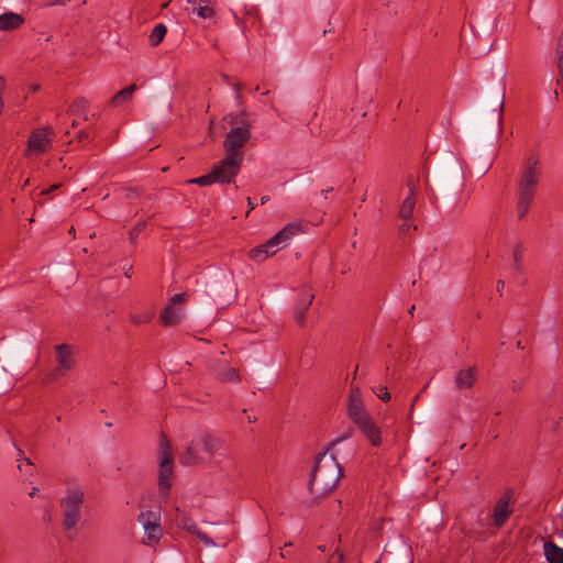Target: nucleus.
<instances>
[{"instance_id":"nucleus-1","label":"nucleus","mask_w":563,"mask_h":563,"mask_svg":"<svg viewBox=\"0 0 563 563\" xmlns=\"http://www.w3.org/2000/svg\"><path fill=\"white\" fill-rule=\"evenodd\" d=\"M342 476L343 470L335 457L322 452L314 457L308 487L317 495H327L336 487Z\"/></svg>"},{"instance_id":"nucleus-2","label":"nucleus","mask_w":563,"mask_h":563,"mask_svg":"<svg viewBox=\"0 0 563 563\" xmlns=\"http://www.w3.org/2000/svg\"><path fill=\"white\" fill-rule=\"evenodd\" d=\"M541 168L539 159L530 156L526 166L522 169L518 184V199H517V217L519 220L523 219L534 200L537 188L540 181Z\"/></svg>"},{"instance_id":"nucleus-3","label":"nucleus","mask_w":563,"mask_h":563,"mask_svg":"<svg viewBox=\"0 0 563 563\" xmlns=\"http://www.w3.org/2000/svg\"><path fill=\"white\" fill-rule=\"evenodd\" d=\"M347 415L372 445L379 446L382 444L380 430L366 411L357 388L351 389L347 401Z\"/></svg>"},{"instance_id":"nucleus-4","label":"nucleus","mask_w":563,"mask_h":563,"mask_svg":"<svg viewBox=\"0 0 563 563\" xmlns=\"http://www.w3.org/2000/svg\"><path fill=\"white\" fill-rule=\"evenodd\" d=\"M230 123L232 128L223 142L225 155L243 163L244 154L242 148L251 137V124L245 115L231 118Z\"/></svg>"},{"instance_id":"nucleus-5","label":"nucleus","mask_w":563,"mask_h":563,"mask_svg":"<svg viewBox=\"0 0 563 563\" xmlns=\"http://www.w3.org/2000/svg\"><path fill=\"white\" fill-rule=\"evenodd\" d=\"M300 224L288 223L284 229L277 232L274 236L267 240L264 244L257 245L250 250V258L256 262H263L269 256L277 253L280 249L285 247L288 242L299 233Z\"/></svg>"},{"instance_id":"nucleus-6","label":"nucleus","mask_w":563,"mask_h":563,"mask_svg":"<svg viewBox=\"0 0 563 563\" xmlns=\"http://www.w3.org/2000/svg\"><path fill=\"white\" fill-rule=\"evenodd\" d=\"M219 448V438L202 434L191 440L186 451L179 456L184 465H196L208 461L210 453H214Z\"/></svg>"},{"instance_id":"nucleus-7","label":"nucleus","mask_w":563,"mask_h":563,"mask_svg":"<svg viewBox=\"0 0 563 563\" xmlns=\"http://www.w3.org/2000/svg\"><path fill=\"white\" fill-rule=\"evenodd\" d=\"M85 493L79 487H70L66 495L60 499L63 511V528L66 531L75 530L81 519V506L84 504Z\"/></svg>"},{"instance_id":"nucleus-8","label":"nucleus","mask_w":563,"mask_h":563,"mask_svg":"<svg viewBox=\"0 0 563 563\" xmlns=\"http://www.w3.org/2000/svg\"><path fill=\"white\" fill-rule=\"evenodd\" d=\"M172 445L165 434L161 437L158 450V490L164 496L169 494L174 474Z\"/></svg>"},{"instance_id":"nucleus-9","label":"nucleus","mask_w":563,"mask_h":563,"mask_svg":"<svg viewBox=\"0 0 563 563\" xmlns=\"http://www.w3.org/2000/svg\"><path fill=\"white\" fill-rule=\"evenodd\" d=\"M137 521L144 530L143 544L147 547L156 545L163 537L159 509L142 510L137 516Z\"/></svg>"},{"instance_id":"nucleus-10","label":"nucleus","mask_w":563,"mask_h":563,"mask_svg":"<svg viewBox=\"0 0 563 563\" xmlns=\"http://www.w3.org/2000/svg\"><path fill=\"white\" fill-rule=\"evenodd\" d=\"M54 351L56 365L48 374V378L52 380L69 375L76 366L75 350L71 345L67 343L57 344Z\"/></svg>"},{"instance_id":"nucleus-11","label":"nucleus","mask_w":563,"mask_h":563,"mask_svg":"<svg viewBox=\"0 0 563 563\" xmlns=\"http://www.w3.org/2000/svg\"><path fill=\"white\" fill-rule=\"evenodd\" d=\"M515 510V500L514 493L511 489H507L503 493V495L496 500L489 518L490 525L495 529H500L510 518Z\"/></svg>"},{"instance_id":"nucleus-12","label":"nucleus","mask_w":563,"mask_h":563,"mask_svg":"<svg viewBox=\"0 0 563 563\" xmlns=\"http://www.w3.org/2000/svg\"><path fill=\"white\" fill-rule=\"evenodd\" d=\"M54 132L48 128H38L32 132L27 141V152L43 154L52 146Z\"/></svg>"},{"instance_id":"nucleus-13","label":"nucleus","mask_w":563,"mask_h":563,"mask_svg":"<svg viewBox=\"0 0 563 563\" xmlns=\"http://www.w3.org/2000/svg\"><path fill=\"white\" fill-rule=\"evenodd\" d=\"M242 163L225 155V157L217 163L211 172H217L213 177L214 184H225L234 179L239 174Z\"/></svg>"},{"instance_id":"nucleus-14","label":"nucleus","mask_w":563,"mask_h":563,"mask_svg":"<svg viewBox=\"0 0 563 563\" xmlns=\"http://www.w3.org/2000/svg\"><path fill=\"white\" fill-rule=\"evenodd\" d=\"M186 294H176L172 297L161 316V320L164 325H175L183 320L184 308L181 307V303L186 301Z\"/></svg>"},{"instance_id":"nucleus-15","label":"nucleus","mask_w":563,"mask_h":563,"mask_svg":"<svg viewBox=\"0 0 563 563\" xmlns=\"http://www.w3.org/2000/svg\"><path fill=\"white\" fill-rule=\"evenodd\" d=\"M208 461L220 466L221 468L233 470L235 462L229 452V449L224 445V442L219 438V448L214 453H210Z\"/></svg>"},{"instance_id":"nucleus-16","label":"nucleus","mask_w":563,"mask_h":563,"mask_svg":"<svg viewBox=\"0 0 563 563\" xmlns=\"http://www.w3.org/2000/svg\"><path fill=\"white\" fill-rule=\"evenodd\" d=\"M478 369L476 366L460 369L454 377V387L456 389H467L474 386Z\"/></svg>"},{"instance_id":"nucleus-17","label":"nucleus","mask_w":563,"mask_h":563,"mask_svg":"<svg viewBox=\"0 0 563 563\" xmlns=\"http://www.w3.org/2000/svg\"><path fill=\"white\" fill-rule=\"evenodd\" d=\"M191 5V13L201 19H212L214 16V3L210 0H187Z\"/></svg>"},{"instance_id":"nucleus-18","label":"nucleus","mask_w":563,"mask_h":563,"mask_svg":"<svg viewBox=\"0 0 563 563\" xmlns=\"http://www.w3.org/2000/svg\"><path fill=\"white\" fill-rule=\"evenodd\" d=\"M314 295L310 290H305L301 298L298 300L295 307V319L298 324L303 325L306 322V312L312 303Z\"/></svg>"},{"instance_id":"nucleus-19","label":"nucleus","mask_w":563,"mask_h":563,"mask_svg":"<svg viewBox=\"0 0 563 563\" xmlns=\"http://www.w3.org/2000/svg\"><path fill=\"white\" fill-rule=\"evenodd\" d=\"M24 22V19L21 14L14 12H5L0 14V30L1 31H11L21 26Z\"/></svg>"},{"instance_id":"nucleus-20","label":"nucleus","mask_w":563,"mask_h":563,"mask_svg":"<svg viewBox=\"0 0 563 563\" xmlns=\"http://www.w3.org/2000/svg\"><path fill=\"white\" fill-rule=\"evenodd\" d=\"M543 552L548 563H563V548L552 541L543 543Z\"/></svg>"},{"instance_id":"nucleus-21","label":"nucleus","mask_w":563,"mask_h":563,"mask_svg":"<svg viewBox=\"0 0 563 563\" xmlns=\"http://www.w3.org/2000/svg\"><path fill=\"white\" fill-rule=\"evenodd\" d=\"M416 206V192L412 187H409L408 196L405 198L399 208V218L402 220H410Z\"/></svg>"},{"instance_id":"nucleus-22","label":"nucleus","mask_w":563,"mask_h":563,"mask_svg":"<svg viewBox=\"0 0 563 563\" xmlns=\"http://www.w3.org/2000/svg\"><path fill=\"white\" fill-rule=\"evenodd\" d=\"M216 377L225 383H239L241 377L234 367L223 364L216 369Z\"/></svg>"},{"instance_id":"nucleus-23","label":"nucleus","mask_w":563,"mask_h":563,"mask_svg":"<svg viewBox=\"0 0 563 563\" xmlns=\"http://www.w3.org/2000/svg\"><path fill=\"white\" fill-rule=\"evenodd\" d=\"M137 90V86L132 84L126 88L118 91L110 100V106L113 108L122 106L124 102L129 101L133 95Z\"/></svg>"},{"instance_id":"nucleus-24","label":"nucleus","mask_w":563,"mask_h":563,"mask_svg":"<svg viewBox=\"0 0 563 563\" xmlns=\"http://www.w3.org/2000/svg\"><path fill=\"white\" fill-rule=\"evenodd\" d=\"M167 27L165 24L159 23L152 30L148 41L152 46H157L165 37Z\"/></svg>"},{"instance_id":"nucleus-25","label":"nucleus","mask_w":563,"mask_h":563,"mask_svg":"<svg viewBox=\"0 0 563 563\" xmlns=\"http://www.w3.org/2000/svg\"><path fill=\"white\" fill-rule=\"evenodd\" d=\"M154 317V312L152 310H144L141 312L132 313L130 316V320L133 324L140 325L148 323Z\"/></svg>"},{"instance_id":"nucleus-26","label":"nucleus","mask_w":563,"mask_h":563,"mask_svg":"<svg viewBox=\"0 0 563 563\" xmlns=\"http://www.w3.org/2000/svg\"><path fill=\"white\" fill-rule=\"evenodd\" d=\"M89 109V103L85 98L76 99L70 107V110L75 114H85V120H87L86 113Z\"/></svg>"},{"instance_id":"nucleus-27","label":"nucleus","mask_w":563,"mask_h":563,"mask_svg":"<svg viewBox=\"0 0 563 563\" xmlns=\"http://www.w3.org/2000/svg\"><path fill=\"white\" fill-rule=\"evenodd\" d=\"M476 526L477 527H473L472 528V532L473 533H476V534H482V533H486L489 531L490 528H494L492 525H490V520L489 521H486L485 519H482V518H478L477 521H476Z\"/></svg>"},{"instance_id":"nucleus-28","label":"nucleus","mask_w":563,"mask_h":563,"mask_svg":"<svg viewBox=\"0 0 563 563\" xmlns=\"http://www.w3.org/2000/svg\"><path fill=\"white\" fill-rule=\"evenodd\" d=\"M217 176V172H210L207 175L190 179L189 183L197 184L200 186H207L214 184L213 177Z\"/></svg>"},{"instance_id":"nucleus-29","label":"nucleus","mask_w":563,"mask_h":563,"mask_svg":"<svg viewBox=\"0 0 563 563\" xmlns=\"http://www.w3.org/2000/svg\"><path fill=\"white\" fill-rule=\"evenodd\" d=\"M556 68L563 70V30L556 44Z\"/></svg>"},{"instance_id":"nucleus-30","label":"nucleus","mask_w":563,"mask_h":563,"mask_svg":"<svg viewBox=\"0 0 563 563\" xmlns=\"http://www.w3.org/2000/svg\"><path fill=\"white\" fill-rule=\"evenodd\" d=\"M373 391L377 395V397L383 401H388L390 399V394L386 386H378L373 389Z\"/></svg>"},{"instance_id":"nucleus-31","label":"nucleus","mask_w":563,"mask_h":563,"mask_svg":"<svg viewBox=\"0 0 563 563\" xmlns=\"http://www.w3.org/2000/svg\"><path fill=\"white\" fill-rule=\"evenodd\" d=\"M417 227L411 224L410 220H404L399 225V234L406 236L411 230H416Z\"/></svg>"},{"instance_id":"nucleus-32","label":"nucleus","mask_w":563,"mask_h":563,"mask_svg":"<svg viewBox=\"0 0 563 563\" xmlns=\"http://www.w3.org/2000/svg\"><path fill=\"white\" fill-rule=\"evenodd\" d=\"M146 227V223L145 222H139L131 231H130V239L133 241L134 239H136V236L142 232L144 231Z\"/></svg>"},{"instance_id":"nucleus-33","label":"nucleus","mask_w":563,"mask_h":563,"mask_svg":"<svg viewBox=\"0 0 563 563\" xmlns=\"http://www.w3.org/2000/svg\"><path fill=\"white\" fill-rule=\"evenodd\" d=\"M521 257H522L521 247L519 245H517L514 251V261H515L517 269H521V265H520Z\"/></svg>"},{"instance_id":"nucleus-34","label":"nucleus","mask_w":563,"mask_h":563,"mask_svg":"<svg viewBox=\"0 0 563 563\" xmlns=\"http://www.w3.org/2000/svg\"><path fill=\"white\" fill-rule=\"evenodd\" d=\"M71 0H48L46 2V7H56V5H60V7H64L66 4H68Z\"/></svg>"},{"instance_id":"nucleus-35","label":"nucleus","mask_w":563,"mask_h":563,"mask_svg":"<svg viewBox=\"0 0 563 563\" xmlns=\"http://www.w3.org/2000/svg\"><path fill=\"white\" fill-rule=\"evenodd\" d=\"M344 556L340 552H335L331 555L329 563H343Z\"/></svg>"},{"instance_id":"nucleus-36","label":"nucleus","mask_w":563,"mask_h":563,"mask_svg":"<svg viewBox=\"0 0 563 563\" xmlns=\"http://www.w3.org/2000/svg\"><path fill=\"white\" fill-rule=\"evenodd\" d=\"M504 99H505V95L503 93V95H501V99H500V103H499V113H498V120H499V122H501V117H503Z\"/></svg>"},{"instance_id":"nucleus-37","label":"nucleus","mask_w":563,"mask_h":563,"mask_svg":"<svg viewBox=\"0 0 563 563\" xmlns=\"http://www.w3.org/2000/svg\"><path fill=\"white\" fill-rule=\"evenodd\" d=\"M77 137H78L79 142H82V141H86L89 139V134L85 131H81L78 133Z\"/></svg>"},{"instance_id":"nucleus-38","label":"nucleus","mask_w":563,"mask_h":563,"mask_svg":"<svg viewBox=\"0 0 563 563\" xmlns=\"http://www.w3.org/2000/svg\"><path fill=\"white\" fill-rule=\"evenodd\" d=\"M292 543L291 542H287L285 543L284 548L282 549L280 551V555L282 558H286L288 555V550H286L287 547H291Z\"/></svg>"},{"instance_id":"nucleus-39","label":"nucleus","mask_w":563,"mask_h":563,"mask_svg":"<svg viewBox=\"0 0 563 563\" xmlns=\"http://www.w3.org/2000/svg\"><path fill=\"white\" fill-rule=\"evenodd\" d=\"M558 73H559V77L556 79V84L559 86H561L562 89H563V70L562 69H558Z\"/></svg>"},{"instance_id":"nucleus-40","label":"nucleus","mask_w":563,"mask_h":563,"mask_svg":"<svg viewBox=\"0 0 563 563\" xmlns=\"http://www.w3.org/2000/svg\"><path fill=\"white\" fill-rule=\"evenodd\" d=\"M504 287H505V283H504V280L499 279V280L497 282V291L501 294V291H503Z\"/></svg>"},{"instance_id":"nucleus-41","label":"nucleus","mask_w":563,"mask_h":563,"mask_svg":"<svg viewBox=\"0 0 563 563\" xmlns=\"http://www.w3.org/2000/svg\"><path fill=\"white\" fill-rule=\"evenodd\" d=\"M332 190H333V188H332V187H328V188H325V189H323V190L321 191V195H322L324 198H327V197H328V195H329Z\"/></svg>"},{"instance_id":"nucleus-42","label":"nucleus","mask_w":563,"mask_h":563,"mask_svg":"<svg viewBox=\"0 0 563 563\" xmlns=\"http://www.w3.org/2000/svg\"><path fill=\"white\" fill-rule=\"evenodd\" d=\"M222 79L224 80V82H225L227 85H230V77H229L228 75L223 74V75H222Z\"/></svg>"},{"instance_id":"nucleus-43","label":"nucleus","mask_w":563,"mask_h":563,"mask_svg":"<svg viewBox=\"0 0 563 563\" xmlns=\"http://www.w3.org/2000/svg\"><path fill=\"white\" fill-rule=\"evenodd\" d=\"M37 492H38V488L33 487V489L30 492V494H29V495H30L31 497H34V496L36 495V493H37Z\"/></svg>"},{"instance_id":"nucleus-44","label":"nucleus","mask_w":563,"mask_h":563,"mask_svg":"<svg viewBox=\"0 0 563 563\" xmlns=\"http://www.w3.org/2000/svg\"><path fill=\"white\" fill-rule=\"evenodd\" d=\"M268 200H269V197H268V196H263V197L261 198V203H262V205H264V203H266Z\"/></svg>"},{"instance_id":"nucleus-45","label":"nucleus","mask_w":563,"mask_h":563,"mask_svg":"<svg viewBox=\"0 0 563 563\" xmlns=\"http://www.w3.org/2000/svg\"><path fill=\"white\" fill-rule=\"evenodd\" d=\"M247 202H249L250 208L254 209L255 203L253 202V200L251 198H247Z\"/></svg>"},{"instance_id":"nucleus-46","label":"nucleus","mask_w":563,"mask_h":563,"mask_svg":"<svg viewBox=\"0 0 563 563\" xmlns=\"http://www.w3.org/2000/svg\"><path fill=\"white\" fill-rule=\"evenodd\" d=\"M233 86H234V89H235L236 91H239V90L241 89V87H242V84L236 82V84H234Z\"/></svg>"},{"instance_id":"nucleus-47","label":"nucleus","mask_w":563,"mask_h":563,"mask_svg":"<svg viewBox=\"0 0 563 563\" xmlns=\"http://www.w3.org/2000/svg\"><path fill=\"white\" fill-rule=\"evenodd\" d=\"M38 88H40V86H38V85H32V87H31V89H32V91H33V92L37 91V90H38Z\"/></svg>"},{"instance_id":"nucleus-48","label":"nucleus","mask_w":563,"mask_h":563,"mask_svg":"<svg viewBox=\"0 0 563 563\" xmlns=\"http://www.w3.org/2000/svg\"><path fill=\"white\" fill-rule=\"evenodd\" d=\"M558 98H559V92H558V90H555L554 91V99L558 100Z\"/></svg>"},{"instance_id":"nucleus-49","label":"nucleus","mask_w":563,"mask_h":563,"mask_svg":"<svg viewBox=\"0 0 563 563\" xmlns=\"http://www.w3.org/2000/svg\"><path fill=\"white\" fill-rule=\"evenodd\" d=\"M247 419H249L250 422H253V421H255L256 418L255 417L252 418V417L249 416Z\"/></svg>"},{"instance_id":"nucleus-50","label":"nucleus","mask_w":563,"mask_h":563,"mask_svg":"<svg viewBox=\"0 0 563 563\" xmlns=\"http://www.w3.org/2000/svg\"><path fill=\"white\" fill-rule=\"evenodd\" d=\"M413 310H415V306H411V308L409 309V312L412 314Z\"/></svg>"},{"instance_id":"nucleus-51","label":"nucleus","mask_w":563,"mask_h":563,"mask_svg":"<svg viewBox=\"0 0 563 563\" xmlns=\"http://www.w3.org/2000/svg\"><path fill=\"white\" fill-rule=\"evenodd\" d=\"M25 464H26V465H31L30 460H25Z\"/></svg>"},{"instance_id":"nucleus-52","label":"nucleus","mask_w":563,"mask_h":563,"mask_svg":"<svg viewBox=\"0 0 563 563\" xmlns=\"http://www.w3.org/2000/svg\"><path fill=\"white\" fill-rule=\"evenodd\" d=\"M78 124L77 121H73V126H76Z\"/></svg>"},{"instance_id":"nucleus-53","label":"nucleus","mask_w":563,"mask_h":563,"mask_svg":"<svg viewBox=\"0 0 563 563\" xmlns=\"http://www.w3.org/2000/svg\"><path fill=\"white\" fill-rule=\"evenodd\" d=\"M29 181H30V180H29V179H26V180L24 181V186L29 185Z\"/></svg>"},{"instance_id":"nucleus-54","label":"nucleus","mask_w":563,"mask_h":563,"mask_svg":"<svg viewBox=\"0 0 563 563\" xmlns=\"http://www.w3.org/2000/svg\"><path fill=\"white\" fill-rule=\"evenodd\" d=\"M319 549L324 551L325 547L321 545V547H319Z\"/></svg>"}]
</instances>
